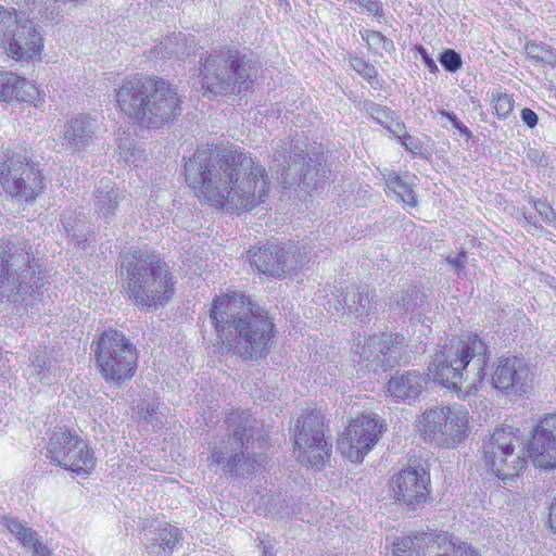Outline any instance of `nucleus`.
<instances>
[{
    "instance_id": "f257e3e1",
    "label": "nucleus",
    "mask_w": 556,
    "mask_h": 556,
    "mask_svg": "<svg viewBox=\"0 0 556 556\" xmlns=\"http://www.w3.org/2000/svg\"><path fill=\"white\" fill-rule=\"evenodd\" d=\"M185 176L200 200L231 213L251 211L268 191L265 167L233 147L198 148Z\"/></svg>"
},
{
    "instance_id": "f03ea898",
    "label": "nucleus",
    "mask_w": 556,
    "mask_h": 556,
    "mask_svg": "<svg viewBox=\"0 0 556 556\" xmlns=\"http://www.w3.org/2000/svg\"><path fill=\"white\" fill-rule=\"evenodd\" d=\"M210 319L222 344L244 359L262 357L274 338L275 324L268 313L244 295H217Z\"/></svg>"
},
{
    "instance_id": "7ed1b4c3",
    "label": "nucleus",
    "mask_w": 556,
    "mask_h": 556,
    "mask_svg": "<svg viewBox=\"0 0 556 556\" xmlns=\"http://www.w3.org/2000/svg\"><path fill=\"white\" fill-rule=\"evenodd\" d=\"M115 97L129 119L149 128H161L181 113L176 88L159 77L129 76L115 89Z\"/></svg>"
},
{
    "instance_id": "20e7f679",
    "label": "nucleus",
    "mask_w": 556,
    "mask_h": 556,
    "mask_svg": "<svg viewBox=\"0 0 556 556\" xmlns=\"http://www.w3.org/2000/svg\"><path fill=\"white\" fill-rule=\"evenodd\" d=\"M490 356L488 344L477 333H468L438 349L428 369L444 387L469 395L483 382Z\"/></svg>"
},
{
    "instance_id": "39448f33",
    "label": "nucleus",
    "mask_w": 556,
    "mask_h": 556,
    "mask_svg": "<svg viewBox=\"0 0 556 556\" xmlns=\"http://www.w3.org/2000/svg\"><path fill=\"white\" fill-rule=\"evenodd\" d=\"M48 283L27 241L0 242V299L25 309L41 298ZM20 311V308H17Z\"/></svg>"
},
{
    "instance_id": "423d86ee",
    "label": "nucleus",
    "mask_w": 556,
    "mask_h": 556,
    "mask_svg": "<svg viewBox=\"0 0 556 556\" xmlns=\"http://www.w3.org/2000/svg\"><path fill=\"white\" fill-rule=\"evenodd\" d=\"M121 277L128 298L137 305L163 306L173 296L167 265L148 249L130 247L121 255Z\"/></svg>"
},
{
    "instance_id": "0eeeda50",
    "label": "nucleus",
    "mask_w": 556,
    "mask_h": 556,
    "mask_svg": "<svg viewBox=\"0 0 556 556\" xmlns=\"http://www.w3.org/2000/svg\"><path fill=\"white\" fill-rule=\"evenodd\" d=\"M203 87L211 93L240 94L255 78L251 60L237 49L225 48L211 53L202 63Z\"/></svg>"
},
{
    "instance_id": "6e6552de",
    "label": "nucleus",
    "mask_w": 556,
    "mask_h": 556,
    "mask_svg": "<svg viewBox=\"0 0 556 556\" xmlns=\"http://www.w3.org/2000/svg\"><path fill=\"white\" fill-rule=\"evenodd\" d=\"M101 378L114 388L130 381L138 367V350L121 331L108 329L91 344Z\"/></svg>"
},
{
    "instance_id": "1a4fd4ad",
    "label": "nucleus",
    "mask_w": 556,
    "mask_h": 556,
    "mask_svg": "<svg viewBox=\"0 0 556 556\" xmlns=\"http://www.w3.org/2000/svg\"><path fill=\"white\" fill-rule=\"evenodd\" d=\"M230 434L212 450L210 465L222 467L226 473H250L254 466L245 457L247 444L254 437L257 420L248 412H232L228 419Z\"/></svg>"
},
{
    "instance_id": "9d476101",
    "label": "nucleus",
    "mask_w": 556,
    "mask_h": 556,
    "mask_svg": "<svg viewBox=\"0 0 556 556\" xmlns=\"http://www.w3.org/2000/svg\"><path fill=\"white\" fill-rule=\"evenodd\" d=\"M483 462L505 484L514 481L525 465L523 446L519 429L505 426L495 429L484 442Z\"/></svg>"
},
{
    "instance_id": "9b49d317",
    "label": "nucleus",
    "mask_w": 556,
    "mask_h": 556,
    "mask_svg": "<svg viewBox=\"0 0 556 556\" xmlns=\"http://www.w3.org/2000/svg\"><path fill=\"white\" fill-rule=\"evenodd\" d=\"M420 430L426 440L455 447L467 437L468 410L459 404L428 409L421 416Z\"/></svg>"
},
{
    "instance_id": "f8f14e48",
    "label": "nucleus",
    "mask_w": 556,
    "mask_h": 556,
    "mask_svg": "<svg viewBox=\"0 0 556 556\" xmlns=\"http://www.w3.org/2000/svg\"><path fill=\"white\" fill-rule=\"evenodd\" d=\"M0 184L11 197L25 202L35 200L45 188L40 172L26 155L10 150L0 163Z\"/></svg>"
},
{
    "instance_id": "ddd939ff",
    "label": "nucleus",
    "mask_w": 556,
    "mask_h": 556,
    "mask_svg": "<svg viewBox=\"0 0 556 556\" xmlns=\"http://www.w3.org/2000/svg\"><path fill=\"white\" fill-rule=\"evenodd\" d=\"M309 260V249L306 244L279 241H269L251 255V263L258 271L276 278H282L301 268Z\"/></svg>"
},
{
    "instance_id": "4468645a",
    "label": "nucleus",
    "mask_w": 556,
    "mask_h": 556,
    "mask_svg": "<svg viewBox=\"0 0 556 556\" xmlns=\"http://www.w3.org/2000/svg\"><path fill=\"white\" fill-rule=\"evenodd\" d=\"M46 457L77 475L89 473L96 462L93 451L75 431L70 430L53 432L46 446Z\"/></svg>"
},
{
    "instance_id": "2eb2a0df",
    "label": "nucleus",
    "mask_w": 556,
    "mask_h": 556,
    "mask_svg": "<svg viewBox=\"0 0 556 556\" xmlns=\"http://www.w3.org/2000/svg\"><path fill=\"white\" fill-rule=\"evenodd\" d=\"M294 443L299 459L312 467L320 466L330 456L331 445L325 434L319 412L302 414L294 426Z\"/></svg>"
},
{
    "instance_id": "dca6fc26",
    "label": "nucleus",
    "mask_w": 556,
    "mask_h": 556,
    "mask_svg": "<svg viewBox=\"0 0 556 556\" xmlns=\"http://www.w3.org/2000/svg\"><path fill=\"white\" fill-rule=\"evenodd\" d=\"M394 556H479L469 544L458 546L447 533L417 532L402 538L393 551Z\"/></svg>"
},
{
    "instance_id": "f3484780",
    "label": "nucleus",
    "mask_w": 556,
    "mask_h": 556,
    "mask_svg": "<svg viewBox=\"0 0 556 556\" xmlns=\"http://www.w3.org/2000/svg\"><path fill=\"white\" fill-rule=\"evenodd\" d=\"M382 429L383 420L378 416L361 415L350 422L338 440V448L345 458L361 463L378 442Z\"/></svg>"
},
{
    "instance_id": "a211bd4d",
    "label": "nucleus",
    "mask_w": 556,
    "mask_h": 556,
    "mask_svg": "<svg viewBox=\"0 0 556 556\" xmlns=\"http://www.w3.org/2000/svg\"><path fill=\"white\" fill-rule=\"evenodd\" d=\"M534 372L531 366L518 356H507L497 359L492 386L507 395L526 393L531 387Z\"/></svg>"
},
{
    "instance_id": "6ab92c4d",
    "label": "nucleus",
    "mask_w": 556,
    "mask_h": 556,
    "mask_svg": "<svg viewBox=\"0 0 556 556\" xmlns=\"http://www.w3.org/2000/svg\"><path fill=\"white\" fill-rule=\"evenodd\" d=\"M405 339L399 333H382L367 339L362 348V355L374 371L393 368L405 355Z\"/></svg>"
},
{
    "instance_id": "aec40b11",
    "label": "nucleus",
    "mask_w": 556,
    "mask_h": 556,
    "mask_svg": "<svg viewBox=\"0 0 556 556\" xmlns=\"http://www.w3.org/2000/svg\"><path fill=\"white\" fill-rule=\"evenodd\" d=\"M429 473L421 469H403L391 479V492L395 500L409 509L425 504L429 495Z\"/></svg>"
},
{
    "instance_id": "412c9836",
    "label": "nucleus",
    "mask_w": 556,
    "mask_h": 556,
    "mask_svg": "<svg viewBox=\"0 0 556 556\" xmlns=\"http://www.w3.org/2000/svg\"><path fill=\"white\" fill-rule=\"evenodd\" d=\"M528 451L535 467H556V415H546L540 420Z\"/></svg>"
},
{
    "instance_id": "4be33fe9",
    "label": "nucleus",
    "mask_w": 556,
    "mask_h": 556,
    "mask_svg": "<svg viewBox=\"0 0 556 556\" xmlns=\"http://www.w3.org/2000/svg\"><path fill=\"white\" fill-rule=\"evenodd\" d=\"M8 47L2 53L15 61H31L39 56L43 48V38L36 25L29 18L24 17L10 35Z\"/></svg>"
},
{
    "instance_id": "5701e85b",
    "label": "nucleus",
    "mask_w": 556,
    "mask_h": 556,
    "mask_svg": "<svg viewBox=\"0 0 556 556\" xmlns=\"http://www.w3.org/2000/svg\"><path fill=\"white\" fill-rule=\"evenodd\" d=\"M96 123L87 116H77L64 123L61 130L62 146L80 153L93 143Z\"/></svg>"
},
{
    "instance_id": "b1692460",
    "label": "nucleus",
    "mask_w": 556,
    "mask_h": 556,
    "mask_svg": "<svg viewBox=\"0 0 556 556\" xmlns=\"http://www.w3.org/2000/svg\"><path fill=\"white\" fill-rule=\"evenodd\" d=\"M426 383L427 378L417 370L396 372L388 381L387 392L396 402L412 404L419 397Z\"/></svg>"
},
{
    "instance_id": "393cba45",
    "label": "nucleus",
    "mask_w": 556,
    "mask_h": 556,
    "mask_svg": "<svg viewBox=\"0 0 556 556\" xmlns=\"http://www.w3.org/2000/svg\"><path fill=\"white\" fill-rule=\"evenodd\" d=\"M343 313L363 319L377 309V294L364 286H351L343 299Z\"/></svg>"
},
{
    "instance_id": "a878e982",
    "label": "nucleus",
    "mask_w": 556,
    "mask_h": 556,
    "mask_svg": "<svg viewBox=\"0 0 556 556\" xmlns=\"http://www.w3.org/2000/svg\"><path fill=\"white\" fill-rule=\"evenodd\" d=\"M124 198L125 195L111 179H101L93 192V204L98 216L105 223H111Z\"/></svg>"
},
{
    "instance_id": "bb28decb",
    "label": "nucleus",
    "mask_w": 556,
    "mask_h": 556,
    "mask_svg": "<svg viewBox=\"0 0 556 556\" xmlns=\"http://www.w3.org/2000/svg\"><path fill=\"white\" fill-rule=\"evenodd\" d=\"M146 536V551L151 556H167L180 542L179 529L169 523L160 526Z\"/></svg>"
},
{
    "instance_id": "cd10ccee",
    "label": "nucleus",
    "mask_w": 556,
    "mask_h": 556,
    "mask_svg": "<svg viewBox=\"0 0 556 556\" xmlns=\"http://www.w3.org/2000/svg\"><path fill=\"white\" fill-rule=\"evenodd\" d=\"M35 92V86L25 78L0 71V101H26Z\"/></svg>"
},
{
    "instance_id": "c85d7f7f",
    "label": "nucleus",
    "mask_w": 556,
    "mask_h": 556,
    "mask_svg": "<svg viewBox=\"0 0 556 556\" xmlns=\"http://www.w3.org/2000/svg\"><path fill=\"white\" fill-rule=\"evenodd\" d=\"M425 303V294L417 286H408L395 292L388 303L390 309L400 314H421V307Z\"/></svg>"
},
{
    "instance_id": "c756f323",
    "label": "nucleus",
    "mask_w": 556,
    "mask_h": 556,
    "mask_svg": "<svg viewBox=\"0 0 556 556\" xmlns=\"http://www.w3.org/2000/svg\"><path fill=\"white\" fill-rule=\"evenodd\" d=\"M361 108L375 122L393 135H399L405 129V124L401 121L400 115L387 106L365 100L361 103Z\"/></svg>"
},
{
    "instance_id": "7c9ffc66",
    "label": "nucleus",
    "mask_w": 556,
    "mask_h": 556,
    "mask_svg": "<svg viewBox=\"0 0 556 556\" xmlns=\"http://www.w3.org/2000/svg\"><path fill=\"white\" fill-rule=\"evenodd\" d=\"M24 17L14 8L0 5V53L8 47L10 35H13Z\"/></svg>"
},
{
    "instance_id": "2f4dec72",
    "label": "nucleus",
    "mask_w": 556,
    "mask_h": 556,
    "mask_svg": "<svg viewBox=\"0 0 556 556\" xmlns=\"http://www.w3.org/2000/svg\"><path fill=\"white\" fill-rule=\"evenodd\" d=\"M386 184L390 191L395 194L396 200L408 207H416L418 201L412 186L395 173H390L386 177Z\"/></svg>"
},
{
    "instance_id": "473e14b6",
    "label": "nucleus",
    "mask_w": 556,
    "mask_h": 556,
    "mask_svg": "<svg viewBox=\"0 0 556 556\" xmlns=\"http://www.w3.org/2000/svg\"><path fill=\"white\" fill-rule=\"evenodd\" d=\"M327 173L328 170L319 161L309 159V162L303 169V184L316 189L328 178Z\"/></svg>"
},
{
    "instance_id": "72a5a7b5",
    "label": "nucleus",
    "mask_w": 556,
    "mask_h": 556,
    "mask_svg": "<svg viewBox=\"0 0 556 556\" xmlns=\"http://www.w3.org/2000/svg\"><path fill=\"white\" fill-rule=\"evenodd\" d=\"M361 36L362 39L366 41L369 49L377 53L380 51H386L390 53L395 50L393 41L384 37L380 31L365 29L361 31Z\"/></svg>"
},
{
    "instance_id": "f704fd0d",
    "label": "nucleus",
    "mask_w": 556,
    "mask_h": 556,
    "mask_svg": "<svg viewBox=\"0 0 556 556\" xmlns=\"http://www.w3.org/2000/svg\"><path fill=\"white\" fill-rule=\"evenodd\" d=\"M526 54L528 58L546 65H556V52L551 47L542 46L535 42L526 45Z\"/></svg>"
},
{
    "instance_id": "c9c22d12",
    "label": "nucleus",
    "mask_w": 556,
    "mask_h": 556,
    "mask_svg": "<svg viewBox=\"0 0 556 556\" xmlns=\"http://www.w3.org/2000/svg\"><path fill=\"white\" fill-rule=\"evenodd\" d=\"M31 367L38 379L46 384H51L56 379L55 370L51 368V361L46 355L36 356Z\"/></svg>"
},
{
    "instance_id": "e433bc0d",
    "label": "nucleus",
    "mask_w": 556,
    "mask_h": 556,
    "mask_svg": "<svg viewBox=\"0 0 556 556\" xmlns=\"http://www.w3.org/2000/svg\"><path fill=\"white\" fill-rule=\"evenodd\" d=\"M351 67L356 71L370 85L378 83V71L372 64H369L364 59L358 56H351L349 59Z\"/></svg>"
},
{
    "instance_id": "4c0bfd02",
    "label": "nucleus",
    "mask_w": 556,
    "mask_h": 556,
    "mask_svg": "<svg viewBox=\"0 0 556 556\" xmlns=\"http://www.w3.org/2000/svg\"><path fill=\"white\" fill-rule=\"evenodd\" d=\"M136 415L139 419L150 424L154 428H160L163 425L162 414L159 413L157 406L153 403L138 405Z\"/></svg>"
},
{
    "instance_id": "58836bf2",
    "label": "nucleus",
    "mask_w": 556,
    "mask_h": 556,
    "mask_svg": "<svg viewBox=\"0 0 556 556\" xmlns=\"http://www.w3.org/2000/svg\"><path fill=\"white\" fill-rule=\"evenodd\" d=\"M439 62L445 71L455 73L463 66V60L458 52L452 49H446L440 53Z\"/></svg>"
},
{
    "instance_id": "ea45409f",
    "label": "nucleus",
    "mask_w": 556,
    "mask_h": 556,
    "mask_svg": "<svg viewBox=\"0 0 556 556\" xmlns=\"http://www.w3.org/2000/svg\"><path fill=\"white\" fill-rule=\"evenodd\" d=\"M493 106L498 117H507L513 111L514 100L510 96L504 92H497L492 96Z\"/></svg>"
},
{
    "instance_id": "a19ab883",
    "label": "nucleus",
    "mask_w": 556,
    "mask_h": 556,
    "mask_svg": "<svg viewBox=\"0 0 556 556\" xmlns=\"http://www.w3.org/2000/svg\"><path fill=\"white\" fill-rule=\"evenodd\" d=\"M5 527L16 538V540L21 543L25 540L26 533L29 531L30 527L16 518H5Z\"/></svg>"
},
{
    "instance_id": "79ce46f5",
    "label": "nucleus",
    "mask_w": 556,
    "mask_h": 556,
    "mask_svg": "<svg viewBox=\"0 0 556 556\" xmlns=\"http://www.w3.org/2000/svg\"><path fill=\"white\" fill-rule=\"evenodd\" d=\"M466 261L467 256L464 251L459 252L455 257H446L447 264L455 269V274L458 278H463L465 276Z\"/></svg>"
},
{
    "instance_id": "37998d69",
    "label": "nucleus",
    "mask_w": 556,
    "mask_h": 556,
    "mask_svg": "<svg viewBox=\"0 0 556 556\" xmlns=\"http://www.w3.org/2000/svg\"><path fill=\"white\" fill-rule=\"evenodd\" d=\"M439 113L440 115L447 117L452 123L453 127L459 130L462 135L466 136L467 139L471 138V131L457 118V116L454 113L447 112L445 110H441Z\"/></svg>"
},
{
    "instance_id": "c03bdc74",
    "label": "nucleus",
    "mask_w": 556,
    "mask_h": 556,
    "mask_svg": "<svg viewBox=\"0 0 556 556\" xmlns=\"http://www.w3.org/2000/svg\"><path fill=\"white\" fill-rule=\"evenodd\" d=\"M396 136H397V140L401 143V146H403L408 152H412V153L419 152L421 147H420L419 142L413 136H410L409 134H405V135L399 134Z\"/></svg>"
},
{
    "instance_id": "a18cd8bd",
    "label": "nucleus",
    "mask_w": 556,
    "mask_h": 556,
    "mask_svg": "<svg viewBox=\"0 0 556 556\" xmlns=\"http://www.w3.org/2000/svg\"><path fill=\"white\" fill-rule=\"evenodd\" d=\"M534 208L545 222L552 223L556 219L553 207L547 203L542 201L534 202Z\"/></svg>"
},
{
    "instance_id": "49530a36",
    "label": "nucleus",
    "mask_w": 556,
    "mask_h": 556,
    "mask_svg": "<svg viewBox=\"0 0 556 556\" xmlns=\"http://www.w3.org/2000/svg\"><path fill=\"white\" fill-rule=\"evenodd\" d=\"M417 52L419 53L422 62L430 73L437 74L439 72L438 65L435 61L429 55L427 50L422 46L417 47Z\"/></svg>"
},
{
    "instance_id": "de8ad7c7",
    "label": "nucleus",
    "mask_w": 556,
    "mask_h": 556,
    "mask_svg": "<svg viewBox=\"0 0 556 556\" xmlns=\"http://www.w3.org/2000/svg\"><path fill=\"white\" fill-rule=\"evenodd\" d=\"M357 3L363 5L368 13L376 16L382 14V3L378 0H357Z\"/></svg>"
},
{
    "instance_id": "09e8293b",
    "label": "nucleus",
    "mask_w": 556,
    "mask_h": 556,
    "mask_svg": "<svg viewBox=\"0 0 556 556\" xmlns=\"http://www.w3.org/2000/svg\"><path fill=\"white\" fill-rule=\"evenodd\" d=\"M64 228H65L67 235L71 236L74 243L78 248L85 249V243L87 241L86 233H83V232L77 233L76 231H74V228L70 226V223L64 224Z\"/></svg>"
},
{
    "instance_id": "8fccbe9b",
    "label": "nucleus",
    "mask_w": 556,
    "mask_h": 556,
    "mask_svg": "<svg viewBox=\"0 0 556 556\" xmlns=\"http://www.w3.org/2000/svg\"><path fill=\"white\" fill-rule=\"evenodd\" d=\"M521 119L522 122L529 127V128H533L536 126L538 124V115L534 111H532L531 109L529 108H523L521 110Z\"/></svg>"
},
{
    "instance_id": "3c124183",
    "label": "nucleus",
    "mask_w": 556,
    "mask_h": 556,
    "mask_svg": "<svg viewBox=\"0 0 556 556\" xmlns=\"http://www.w3.org/2000/svg\"><path fill=\"white\" fill-rule=\"evenodd\" d=\"M30 548L34 556H51L49 547L42 542L41 538Z\"/></svg>"
},
{
    "instance_id": "603ef678",
    "label": "nucleus",
    "mask_w": 556,
    "mask_h": 556,
    "mask_svg": "<svg viewBox=\"0 0 556 556\" xmlns=\"http://www.w3.org/2000/svg\"><path fill=\"white\" fill-rule=\"evenodd\" d=\"M41 536L38 534V532L30 528L29 531L25 535V540H23L21 542V544L24 547L30 548L36 543V541L39 540Z\"/></svg>"
},
{
    "instance_id": "864d4df0",
    "label": "nucleus",
    "mask_w": 556,
    "mask_h": 556,
    "mask_svg": "<svg viewBox=\"0 0 556 556\" xmlns=\"http://www.w3.org/2000/svg\"><path fill=\"white\" fill-rule=\"evenodd\" d=\"M275 156H277V161H279V165L282 166V169L286 170V169H290L292 164H295L296 161H292V163H290V161L288 160V156L286 155H280L279 153H275ZM289 159H291V155H289Z\"/></svg>"
},
{
    "instance_id": "5fc2aeb1",
    "label": "nucleus",
    "mask_w": 556,
    "mask_h": 556,
    "mask_svg": "<svg viewBox=\"0 0 556 556\" xmlns=\"http://www.w3.org/2000/svg\"><path fill=\"white\" fill-rule=\"evenodd\" d=\"M549 525L551 528L556 532V498L549 507Z\"/></svg>"
},
{
    "instance_id": "6e6d98bb",
    "label": "nucleus",
    "mask_w": 556,
    "mask_h": 556,
    "mask_svg": "<svg viewBox=\"0 0 556 556\" xmlns=\"http://www.w3.org/2000/svg\"><path fill=\"white\" fill-rule=\"evenodd\" d=\"M264 556H273V554L266 548V546H264Z\"/></svg>"
},
{
    "instance_id": "4d7b16f0",
    "label": "nucleus",
    "mask_w": 556,
    "mask_h": 556,
    "mask_svg": "<svg viewBox=\"0 0 556 556\" xmlns=\"http://www.w3.org/2000/svg\"><path fill=\"white\" fill-rule=\"evenodd\" d=\"M551 287L556 290V279L555 278H553V283H551Z\"/></svg>"
}]
</instances>
